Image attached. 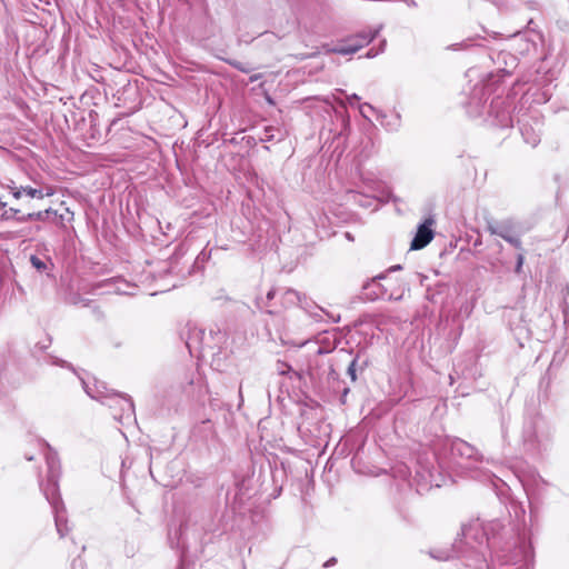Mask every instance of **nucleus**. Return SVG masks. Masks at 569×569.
<instances>
[{"mask_svg": "<svg viewBox=\"0 0 569 569\" xmlns=\"http://www.w3.org/2000/svg\"><path fill=\"white\" fill-rule=\"evenodd\" d=\"M433 223L435 220L432 218H427L423 223L418 227L417 233L410 244L412 250L425 248L433 239Z\"/></svg>", "mask_w": 569, "mask_h": 569, "instance_id": "obj_2", "label": "nucleus"}, {"mask_svg": "<svg viewBox=\"0 0 569 569\" xmlns=\"http://www.w3.org/2000/svg\"><path fill=\"white\" fill-rule=\"evenodd\" d=\"M52 212H53L52 209H47L44 211H39V212H31V213L19 217L18 220L20 222H26V221H30V220L44 221L48 218V216Z\"/></svg>", "mask_w": 569, "mask_h": 569, "instance_id": "obj_6", "label": "nucleus"}, {"mask_svg": "<svg viewBox=\"0 0 569 569\" xmlns=\"http://www.w3.org/2000/svg\"><path fill=\"white\" fill-rule=\"evenodd\" d=\"M347 100L350 106H353L359 100V97L356 93H353L348 96Z\"/></svg>", "mask_w": 569, "mask_h": 569, "instance_id": "obj_13", "label": "nucleus"}, {"mask_svg": "<svg viewBox=\"0 0 569 569\" xmlns=\"http://www.w3.org/2000/svg\"><path fill=\"white\" fill-rule=\"evenodd\" d=\"M523 261H525L523 256L519 254L518 258H517V266H516V272L517 273L521 272Z\"/></svg>", "mask_w": 569, "mask_h": 569, "instance_id": "obj_12", "label": "nucleus"}, {"mask_svg": "<svg viewBox=\"0 0 569 569\" xmlns=\"http://www.w3.org/2000/svg\"><path fill=\"white\" fill-rule=\"evenodd\" d=\"M22 193L27 194L30 198L42 199L44 197L52 196L53 190L52 188L37 189L32 187H22Z\"/></svg>", "mask_w": 569, "mask_h": 569, "instance_id": "obj_5", "label": "nucleus"}, {"mask_svg": "<svg viewBox=\"0 0 569 569\" xmlns=\"http://www.w3.org/2000/svg\"><path fill=\"white\" fill-rule=\"evenodd\" d=\"M49 483L50 486L52 487V490L51 492H49L48 489H46V496L48 498V500L51 502V505L53 506L54 510H56V526H57V529H58V532L62 536V528H61V517L59 515V510H58V502L57 500L54 499V493H56V490H57V479H56V476L53 473V463L52 462H49Z\"/></svg>", "mask_w": 569, "mask_h": 569, "instance_id": "obj_4", "label": "nucleus"}, {"mask_svg": "<svg viewBox=\"0 0 569 569\" xmlns=\"http://www.w3.org/2000/svg\"><path fill=\"white\" fill-rule=\"evenodd\" d=\"M7 206L6 202L0 201V208H4Z\"/></svg>", "mask_w": 569, "mask_h": 569, "instance_id": "obj_16", "label": "nucleus"}, {"mask_svg": "<svg viewBox=\"0 0 569 569\" xmlns=\"http://www.w3.org/2000/svg\"><path fill=\"white\" fill-rule=\"evenodd\" d=\"M31 262L37 269L44 268V263L37 257H31Z\"/></svg>", "mask_w": 569, "mask_h": 569, "instance_id": "obj_11", "label": "nucleus"}, {"mask_svg": "<svg viewBox=\"0 0 569 569\" xmlns=\"http://www.w3.org/2000/svg\"><path fill=\"white\" fill-rule=\"evenodd\" d=\"M379 33V29L368 32H361L346 40V43L337 44L329 49V52L339 54H352L369 44Z\"/></svg>", "mask_w": 569, "mask_h": 569, "instance_id": "obj_1", "label": "nucleus"}, {"mask_svg": "<svg viewBox=\"0 0 569 569\" xmlns=\"http://www.w3.org/2000/svg\"><path fill=\"white\" fill-rule=\"evenodd\" d=\"M18 212H19L18 209L9 208L8 210H4V212L2 213V219H4V220L12 219Z\"/></svg>", "mask_w": 569, "mask_h": 569, "instance_id": "obj_10", "label": "nucleus"}, {"mask_svg": "<svg viewBox=\"0 0 569 569\" xmlns=\"http://www.w3.org/2000/svg\"><path fill=\"white\" fill-rule=\"evenodd\" d=\"M455 449L459 451L461 455H469V451H471V448L465 443L463 441H458L455 443Z\"/></svg>", "mask_w": 569, "mask_h": 569, "instance_id": "obj_9", "label": "nucleus"}, {"mask_svg": "<svg viewBox=\"0 0 569 569\" xmlns=\"http://www.w3.org/2000/svg\"><path fill=\"white\" fill-rule=\"evenodd\" d=\"M377 54H378L377 52H375V51H372V50H369V51L367 52L366 57H367V58H373V57H376Z\"/></svg>", "mask_w": 569, "mask_h": 569, "instance_id": "obj_14", "label": "nucleus"}, {"mask_svg": "<svg viewBox=\"0 0 569 569\" xmlns=\"http://www.w3.org/2000/svg\"><path fill=\"white\" fill-rule=\"evenodd\" d=\"M359 111L366 119H370V113L375 112L376 110L372 106L362 103L359 104Z\"/></svg>", "mask_w": 569, "mask_h": 569, "instance_id": "obj_7", "label": "nucleus"}, {"mask_svg": "<svg viewBox=\"0 0 569 569\" xmlns=\"http://www.w3.org/2000/svg\"><path fill=\"white\" fill-rule=\"evenodd\" d=\"M491 234H496L515 246L516 248L521 247L520 239L513 231V224L510 221L490 223L488 227Z\"/></svg>", "mask_w": 569, "mask_h": 569, "instance_id": "obj_3", "label": "nucleus"}, {"mask_svg": "<svg viewBox=\"0 0 569 569\" xmlns=\"http://www.w3.org/2000/svg\"><path fill=\"white\" fill-rule=\"evenodd\" d=\"M353 366H355V362L351 363V366L349 367V372L352 377V379H355V370H353Z\"/></svg>", "mask_w": 569, "mask_h": 569, "instance_id": "obj_15", "label": "nucleus"}, {"mask_svg": "<svg viewBox=\"0 0 569 569\" xmlns=\"http://www.w3.org/2000/svg\"><path fill=\"white\" fill-rule=\"evenodd\" d=\"M6 188H8L10 190V192L12 193V196L16 199H20L21 198V196H22V187L18 188L13 182H11V184H7Z\"/></svg>", "mask_w": 569, "mask_h": 569, "instance_id": "obj_8", "label": "nucleus"}]
</instances>
